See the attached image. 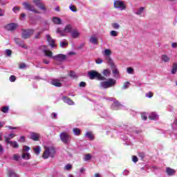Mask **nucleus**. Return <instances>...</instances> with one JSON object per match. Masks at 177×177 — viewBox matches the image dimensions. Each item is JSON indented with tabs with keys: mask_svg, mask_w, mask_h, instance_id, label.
Listing matches in <instances>:
<instances>
[{
	"mask_svg": "<svg viewBox=\"0 0 177 177\" xmlns=\"http://www.w3.org/2000/svg\"><path fill=\"white\" fill-rule=\"evenodd\" d=\"M43 53H44V56H47V57H52L53 60H57V62H64V60L67 59V56L63 54H58L53 56V53L49 50L44 49Z\"/></svg>",
	"mask_w": 177,
	"mask_h": 177,
	"instance_id": "nucleus-1",
	"label": "nucleus"
},
{
	"mask_svg": "<svg viewBox=\"0 0 177 177\" xmlns=\"http://www.w3.org/2000/svg\"><path fill=\"white\" fill-rule=\"evenodd\" d=\"M87 75L90 80L97 79L98 81H106V80H107L106 77H104L96 71H89Z\"/></svg>",
	"mask_w": 177,
	"mask_h": 177,
	"instance_id": "nucleus-2",
	"label": "nucleus"
},
{
	"mask_svg": "<svg viewBox=\"0 0 177 177\" xmlns=\"http://www.w3.org/2000/svg\"><path fill=\"white\" fill-rule=\"evenodd\" d=\"M115 80L112 78L108 79L107 81L101 82L100 84V87L103 89H107L109 88H111V86H114L115 85Z\"/></svg>",
	"mask_w": 177,
	"mask_h": 177,
	"instance_id": "nucleus-3",
	"label": "nucleus"
},
{
	"mask_svg": "<svg viewBox=\"0 0 177 177\" xmlns=\"http://www.w3.org/2000/svg\"><path fill=\"white\" fill-rule=\"evenodd\" d=\"M59 138L64 145H70V142H71V136L70 134L66 132H62L59 134Z\"/></svg>",
	"mask_w": 177,
	"mask_h": 177,
	"instance_id": "nucleus-4",
	"label": "nucleus"
},
{
	"mask_svg": "<svg viewBox=\"0 0 177 177\" xmlns=\"http://www.w3.org/2000/svg\"><path fill=\"white\" fill-rule=\"evenodd\" d=\"M34 32H35V30L34 29H22V38L24 39H28L31 35H34Z\"/></svg>",
	"mask_w": 177,
	"mask_h": 177,
	"instance_id": "nucleus-5",
	"label": "nucleus"
},
{
	"mask_svg": "<svg viewBox=\"0 0 177 177\" xmlns=\"http://www.w3.org/2000/svg\"><path fill=\"white\" fill-rule=\"evenodd\" d=\"M23 6H24L26 10H29L30 12H33L34 13L39 14V11L35 10V7L34 6L30 4L28 2H24L22 3Z\"/></svg>",
	"mask_w": 177,
	"mask_h": 177,
	"instance_id": "nucleus-6",
	"label": "nucleus"
},
{
	"mask_svg": "<svg viewBox=\"0 0 177 177\" xmlns=\"http://www.w3.org/2000/svg\"><path fill=\"white\" fill-rule=\"evenodd\" d=\"M113 6L115 9H120V10H125L127 9V6H125L122 1H115Z\"/></svg>",
	"mask_w": 177,
	"mask_h": 177,
	"instance_id": "nucleus-7",
	"label": "nucleus"
},
{
	"mask_svg": "<svg viewBox=\"0 0 177 177\" xmlns=\"http://www.w3.org/2000/svg\"><path fill=\"white\" fill-rule=\"evenodd\" d=\"M33 3L35 4V6H37L39 9L41 10H46V8L45 7V4L41 0H32Z\"/></svg>",
	"mask_w": 177,
	"mask_h": 177,
	"instance_id": "nucleus-8",
	"label": "nucleus"
},
{
	"mask_svg": "<svg viewBox=\"0 0 177 177\" xmlns=\"http://www.w3.org/2000/svg\"><path fill=\"white\" fill-rule=\"evenodd\" d=\"M17 27H19V25L15 23H10L5 26V28L7 31H15Z\"/></svg>",
	"mask_w": 177,
	"mask_h": 177,
	"instance_id": "nucleus-9",
	"label": "nucleus"
},
{
	"mask_svg": "<svg viewBox=\"0 0 177 177\" xmlns=\"http://www.w3.org/2000/svg\"><path fill=\"white\" fill-rule=\"evenodd\" d=\"M122 106V104L118 100L113 99V103L111 104V108L112 110H119Z\"/></svg>",
	"mask_w": 177,
	"mask_h": 177,
	"instance_id": "nucleus-10",
	"label": "nucleus"
},
{
	"mask_svg": "<svg viewBox=\"0 0 177 177\" xmlns=\"http://www.w3.org/2000/svg\"><path fill=\"white\" fill-rule=\"evenodd\" d=\"M15 44H17V45H19L20 48H24V49H27V46L24 44V41L22 39L19 38H15Z\"/></svg>",
	"mask_w": 177,
	"mask_h": 177,
	"instance_id": "nucleus-11",
	"label": "nucleus"
},
{
	"mask_svg": "<svg viewBox=\"0 0 177 177\" xmlns=\"http://www.w3.org/2000/svg\"><path fill=\"white\" fill-rule=\"evenodd\" d=\"M47 41L48 42L51 48H56V44H55V39L50 37L49 35H46Z\"/></svg>",
	"mask_w": 177,
	"mask_h": 177,
	"instance_id": "nucleus-12",
	"label": "nucleus"
},
{
	"mask_svg": "<svg viewBox=\"0 0 177 177\" xmlns=\"http://www.w3.org/2000/svg\"><path fill=\"white\" fill-rule=\"evenodd\" d=\"M39 136L40 135L39 133L31 132L29 138L35 142H38L39 140Z\"/></svg>",
	"mask_w": 177,
	"mask_h": 177,
	"instance_id": "nucleus-13",
	"label": "nucleus"
},
{
	"mask_svg": "<svg viewBox=\"0 0 177 177\" xmlns=\"http://www.w3.org/2000/svg\"><path fill=\"white\" fill-rule=\"evenodd\" d=\"M105 60H106L107 64H109V66H111V68L112 69L115 68V65L114 64V62H113V59H111V57H106Z\"/></svg>",
	"mask_w": 177,
	"mask_h": 177,
	"instance_id": "nucleus-14",
	"label": "nucleus"
},
{
	"mask_svg": "<svg viewBox=\"0 0 177 177\" xmlns=\"http://www.w3.org/2000/svg\"><path fill=\"white\" fill-rule=\"evenodd\" d=\"M62 100L64 102V103H67V104H69V106L74 105V102L70 99V97L64 95L62 96Z\"/></svg>",
	"mask_w": 177,
	"mask_h": 177,
	"instance_id": "nucleus-15",
	"label": "nucleus"
},
{
	"mask_svg": "<svg viewBox=\"0 0 177 177\" xmlns=\"http://www.w3.org/2000/svg\"><path fill=\"white\" fill-rule=\"evenodd\" d=\"M51 84L54 85V86H57L58 88H60L61 86H63V85L60 82V80H59L57 79H53L51 81Z\"/></svg>",
	"mask_w": 177,
	"mask_h": 177,
	"instance_id": "nucleus-16",
	"label": "nucleus"
},
{
	"mask_svg": "<svg viewBox=\"0 0 177 177\" xmlns=\"http://www.w3.org/2000/svg\"><path fill=\"white\" fill-rule=\"evenodd\" d=\"M47 150H48V153H50V157L53 158L55 157V154H56V150L53 147H48Z\"/></svg>",
	"mask_w": 177,
	"mask_h": 177,
	"instance_id": "nucleus-17",
	"label": "nucleus"
},
{
	"mask_svg": "<svg viewBox=\"0 0 177 177\" xmlns=\"http://www.w3.org/2000/svg\"><path fill=\"white\" fill-rule=\"evenodd\" d=\"M166 173L169 176H172L174 174H176V171L174 169H171L170 167L166 168Z\"/></svg>",
	"mask_w": 177,
	"mask_h": 177,
	"instance_id": "nucleus-18",
	"label": "nucleus"
},
{
	"mask_svg": "<svg viewBox=\"0 0 177 177\" xmlns=\"http://www.w3.org/2000/svg\"><path fill=\"white\" fill-rule=\"evenodd\" d=\"M6 144L10 145V146L14 149H19V143H17L16 141H8Z\"/></svg>",
	"mask_w": 177,
	"mask_h": 177,
	"instance_id": "nucleus-19",
	"label": "nucleus"
},
{
	"mask_svg": "<svg viewBox=\"0 0 177 177\" xmlns=\"http://www.w3.org/2000/svg\"><path fill=\"white\" fill-rule=\"evenodd\" d=\"M53 22L54 23V24L60 25V24H62V19H60L57 17H53Z\"/></svg>",
	"mask_w": 177,
	"mask_h": 177,
	"instance_id": "nucleus-20",
	"label": "nucleus"
},
{
	"mask_svg": "<svg viewBox=\"0 0 177 177\" xmlns=\"http://www.w3.org/2000/svg\"><path fill=\"white\" fill-rule=\"evenodd\" d=\"M71 34L72 38H74V39L78 38L80 37V32H78V30H72Z\"/></svg>",
	"mask_w": 177,
	"mask_h": 177,
	"instance_id": "nucleus-21",
	"label": "nucleus"
},
{
	"mask_svg": "<svg viewBox=\"0 0 177 177\" xmlns=\"http://www.w3.org/2000/svg\"><path fill=\"white\" fill-rule=\"evenodd\" d=\"M15 136H16V135H15L14 133L9 134L8 137L4 136V140L6 143H8V142H10V139H13Z\"/></svg>",
	"mask_w": 177,
	"mask_h": 177,
	"instance_id": "nucleus-22",
	"label": "nucleus"
},
{
	"mask_svg": "<svg viewBox=\"0 0 177 177\" xmlns=\"http://www.w3.org/2000/svg\"><path fill=\"white\" fill-rule=\"evenodd\" d=\"M149 120H158V115H157V113L152 112L150 113V115H149Z\"/></svg>",
	"mask_w": 177,
	"mask_h": 177,
	"instance_id": "nucleus-23",
	"label": "nucleus"
},
{
	"mask_svg": "<svg viewBox=\"0 0 177 177\" xmlns=\"http://www.w3.org/2000/svg\"><path fill=\"white\" fill-rule=\"evenodd\" d=\"M68 75L71 78H73V80H77V78H78V75H77L74 71H71Z\"/></svg>",
	"mask_w": 177,
	"mask_h": 177,
	"instance_id": "nucleus-24",
	"label": "nucleus"
},
{
	"mask_svg": "<svg viewBox=\"0 0 177 177\" xmlns=\"http://www.w3.org/2000/svg\"><path fill=\"white\" fill-rule=\"evenodd\" d=\"M64 32H68L69 34H71V32H73V27L71 26V25H67L64 30Z\"/></svg>",
	"mask_w": 177,
	"mask_h": 177,
	"instance_id": "nucleus-25",
	"label": "nucleus"
},
{
	"mask_svg": "<svg viewBox=\"0 0 177 177\" xmlns=\"http://www.w3.org/2000/svg\"><path fill=\"white\" fill-rule=\"evenodd\" d=\"M42 157L44 158V160H46L47 158H49V157H50V154L49 153V150H48V148H46L43 153Z\"/></svg>",
	"mask_w": 177,
	"mask_h": 177,
	"instance_id": "nucleus-26",
	"label": "nucleus"
},
{
	"mask_svg": "<svg viewBox=\"0 0 177 177\" xmlns=\"http://www.w3.org/2000/svg\"><path fill=\"white\" fill-rule=\"evenodd\" d=\"M73 134L75 136H80V135H81V129L75 127L73 129Z\"/></svg>",
	"mask_w": 177,
	"mask_h": 177,
	"instance_id": "nucleus-27",
	"label": "nucleus"
},
{
	"mask_svg": "<svg viewBox=\"0 0 177 177\" xmlns=\"http://www.w3.org/2000/svg\"><path fill=\"white\" fill-rule=\"evenodd\" d=\"M33 151L36 156H39V153H41V147L37 146L33 148Z\"/></svg>",
	"mask_w": 177,
	"mask_h": 177,
	"instance_id": "nucleus-28",
	"label": "nucleus"
},
{
	"mask_svg": "<svg viewBox=\"0 0 177 177\" xmlns=\"http://www.w3.org/2000/svg\"><path fill=\"white\" fill-rule=\"evenodd\" d=\"M85 136L86 138H88V139H90V140H93V139H95V137H93V135L92 134V133L87 131L85 133Z\"/></svg>",
	"mask_w": 177,
	"mask_h": 177,
	"instance_id": "nucleus-29",
	"label": "nucleus"
},
{
	"mask_svg": "<svg viewBox=\"0 0 177 177\" xmlns=\"http://www.w3.org/2000/svg\"><path fill=\"white\" fill-rule=\"evenodd\" d=\"M90 42L93 44V45H97V39L93 36L90 37Z\"/></svg>",
	"mask_w": 177,
	"mask_h": 177,
	"instance_id": "nucleus-30",
	"label": "nucleus"
},
{
	"mask_svg": "<svg viewBox=\"0 0 177 177\" xmlns=\"http://www.w3.org/2000/svg\"><path fill=\"white\" fill-rule=\"evenodd\" d=\"M162 60L165 62V63H168L171 59L168 57V55H162Z\"/></svg>",
	"mask_w": 177,
	"mask_h": 177,
	"instance_id": "nucleus-31",
	"label": "nucleus"
},
{
	"mask_svg": "<svg viewBox=\"0 0 177 177\" xmlns=\"http://www.w3.org/2000/svg\"><path fill=\"white\" fill-rule=\"evenodd\" d=\"M110 55H111V50L105 49L104 56H105V57H110Z\"/></svg>",
	"mask_w": 177,
	"mask_h": 177,
	"instance_id": "nucleus-32",
	"label": "nucleus"
},
{
	"mask_svg": "<svg viewBox=\"0 0 177 177\" xmlns=\"http://www.w3.org/2000/svg\"><path fill=\"white\" fill-rule=\"evenodd\" d=\"M1 111H2V113H4L5 114H8V113H9V106H3Z\"/></svg>",
	"mask_w": 177,
	"mask_h": 177,
	"instance_id": "nucleus-33",
	"label": "nucleus"
},
{
	"mask_svg": "<svg viewBox=\"0 0 177 177\" xmlns=\"http://www.w3.org/2000/svg\"><path fill=\"white\" fill-rule=\"evenodd\" d=\"M22 158L24 160H30V158H31V155L30 153H23Z\"/></svg>",
	"mask_w": 177,
	"mask_h": 177,
	"instance_id": "nucleus-34",
	"label": "nucleus"
},
{
	"mask_svg": "<svg viewBox=\"0 0 177 177\" xmlns=\"http://www.w3.org/2000/svg\"><path fill=\"white\" fill-rule=\"evenodd\" d=\"M143 10H145L144 7H140L139 9L137 10V12H136V15H138V16H140L142 13H143Z\"/></svg>",
	"mask_w": 177,
	"mask_h": 177,
	"instance_id": "nucleus-35",
	"label": "nucleus"
},
{
	"mask_svg": "<svg viewBox=\"0 0 177 177\" xmlns=\"http://www.w3.org/2000/svg\"><path fill=\"white\" fill-rule=\"evenodd\" d=\"M60 46L61 48H64V46H68V42H67V40L61 41Z\"/></svg>",
	"mask_w": 177,
	"mask_h": 177,
	"instance_id": "nucleus-36",
	"label": "nucleus"
},
{
	"mask_svg": "<svg viewBox=\"0 0 177 177\" xmlns=\"http://www.w3.org/2000/svg\"><path fill=\"white\" fill-rule=\"evenodd\" d=\"M8 177H19V176L13 171H8Z\"/></svg>",
	"mask_w": 177,
	"mask_h": 177,
	"instance_id": "nucleus-37",
	"label": "nucleus"
},
{
	"mask_svg": "<svg viewBox=\"0 0 177 177\" xmlns=\"http://www.w3.org/2000/svg\"><path fill=\"white\" fill-rule=\"evenodd\" d=\"M44 31H45L44 29H43L42 31L38 32L35 36V39H39V38H41V34H42Z\"/></svg>",
	"mask_w": 177,
	"mask_h": 177,
	"instance_id": "nucleus-38",
	"label": "nucleus"
},
{
	"mask_svg": "<svg viewBox=\"0 0 177 177\" xmlns=\"http://www.w3.org/2000/svg\"><path fill=\"white\" fill-rule=\"evenodd\" d=\"M177 71V63H174L171 70V74H175Z\"/></svg>",
	"mask_w": 177,
	"mask_h": 177,
	"instance_id": "nucleus-39",
	"label": "nucleus"
},
{
	"mask_svg": "<svg viewBox=\"0 0 177 177\" xmlns=\"http://www.w3.org/2000/svg\"><path fill=\"white\" fill-rule=\"evenodd\" d=\"M92 159V156L89 153L85 155L84 160V161H89V160Z\"/></svg>",
	"mask_w": 177,
	"mask_h": 177,
	"instance_id": "nucleus-40",
	"label": "nucleus"
},
{
	"mask_svg": "<svg viewBox=\"0 0 177 177\" xmlns=\"http://www.w3.org/2000/svg\"><path fill=\"white\" fill-rule=\"evenodd\" d=\"M57 34H59L61 37H64V30H60V28L57 29Z\"/></svg>",
	"mask_w": 177,
	"mask_h": 177,
	"instance_id": "nucleus-41",
	"label": "nucleus"
},
{
	"mask_svg": "<svg viewBox=\"0 0 177 177\" xmlns=\"http://www.w3.org/2000/svg\"><path fill=\"white\" fill-rule=\"evenodd\" d=\"M130 85H131V83L129 82H124L122 86V89H128Z\"/></svg>",
	"mask_w": 177,
	"mask_h": 177,
	"instance_id": "nucleus-42",
	"label": "nucleus"
},
{
	"mask_svg": "<svg viewBox=\"0 0 177 177\" xmlns=\"http://www.w3.org/2000/svg\"><path fill=\"white\" fill-rule=\"evenodd\" d=\"M6 56H7V57H10V56H12V50L6 49Z\"/></svg>",
	"mask_w": 177,
	"mask_h": 177,
	"instance_id": "nucleus-43",
	"label": "nucleus"
},
{
	"mask_svg": "<svg viewBox=\"0 0 177 177\" xmlns=\"http://www.w3.org/2000/svg\"><path fill=\"white\" fill-rule=\"evenodd\" d=\"M103 75H104L105 77H109L110 75V71H109V69L104 70Z\"/></svg>",
	"mask_w": 177,
	"mask_h": 177,
	"instance_id": "nucleus-44",
	"label": "nucleus"
},
{
	"mask_svg": "<svg viewBox=\"0 0 177 177\" xmlns=\"http://www.w3.org/2000/svg\"><path fill=\"white\" fill-rule=\"evenodd\" d=\"M111 70H113V74H114V75H118L120 74V71L115 68H115H111Z\"/></svg>",
	"mask_w": 177,
	"mask_h": 177,
	"instance_id": "nucleus-45",
	"label": "nucleus"
},
{
	"mask_svg": "<svg viewBox=\"0 0 177 177\" xmlns=\"http://www.w3.org/2000/svg\"><path fill=\"white\" fill-rule=\"evenodd\" d=\"M13 160H15V161H19V160H20V156H19L18 154L15 153L13 155Z\"/></svg>",
	"mask_w": 177,
	"mask_h": 177,
	"instance_id": "nucleus-46",
	"label": "nucleus"
},
{
	"mask_svg": "<svg viewBox=\"0 0 177 177\" xmlns=\"http://www.w3.org/2000/svg\"><path fill=\"white\" fill-rule=\"evenodd\" d=\"M111 37H117L118 35V32H117L115 30H111Z\"/></svg>",
	"mask_w": 177,
	"mask_h": 177,
	"instance_id": "nucleus-47",
	"label": "nucleus"
},
{
	"mask_svg": "<svg viewBox=\"0 0 177 177\" xmlns=\"http://www.w3.org/2000/svg\"><path fill=\"white\" fill-rule=\"evenodd\" d=\"M146 154L145 153V152H139L138 153V156L140 157V158H141L142 160H143V158H145Z\"/></svg>",
	"mask_w": 177,
	"mask_h": 177,
	"instance_id": "nucleus-48",
	"label": "nucleus"
},
{
	"mask_svg": "<svg viewBox=\"0 0 177 177\" xmlns=\"http://www.w3.org/2000/svg\"><path fill=\"white\" fill-rule=\"evenodd\" d=\"M69 9L70 10H71V12H77V8H75V6L71 5L69 6Z\"/></svg>",
	"mask_w": 177,
	"mask_h": 177,
	"instance_id": "nucleus-49",
	"label": "nucleus"
},
{
	"mask_svg": "<svg viewBox=\"0 0 177 177\" xmlns=\"http://www.w3.org/2000/svg\"><path fill=\"white\" fill-rule=\"evenodd\" d=\"M73 168V165L68 164L65 166V169L66 171H71V169Z\"/></svg>",
	"mask_w": 177,
	"mask_h": 177,
	"instance_id": "nucleus-50",
	"label": "nucleus"
},
{
	"mask_svg": "<svg viewBox=\"0 0 177 177\" xmlns=\"http://www.w3.org/2000/svg\"><path fill=\"white\" fill-rule=\"evenodd\" d=\"M95 63L96 64H102V63H103V59H102V58H97L95 59Z\"/></svg>",
	"mask_w": 177,
	"mask_h": 177,
	"instance_id": "nucleus-51",
	"label": "nucleus"
},
{
	"mask_svg": "<svg viewBox=\"0 0 177 177\" xmlns=\"http://www.w3.org/2000/svg\"><path fill=\"white\" fill-rule=\"evenodd\" d=\"M112 27L113 28H115V30H118V28H120V24H117V23H114L113 25H112Z\"/></svg>",
	"mask_w": 177,
	"mask_h": 177,
	"instance_id": "nucleus-52",
	"label": "nucleus"
},
{
	"mask_svg": "<svg viewBox=\"0 0 177 177\" xmlns=\"http://www.w3.org/2000/svg\"><path fill=\"white\" fill-rule=\"evenodd\" d=\"M79 86L80 88H85V86H86V83L84 82H81L80 84H79Z\"/></svg>",
	"mask_w": 177,
	"mask_h": 177,
	"instance_id": "nucleus-53",
	"label": "nucleus"
},
{
	"mask_svg": "<svg viewBox=\"0 0 177 177\" xmlns=\"http://www.w3.org/2000/svg\"><path fill=\"white\" fill-rule=\"evenodd\" d=\"M141 118H142V120H143L144 121H146V120H147V115H146V113H142L141 114Z\"/></svg>",
	"mask_w": 177,
	"mask_h": 177,
	"instance_id": "nucleus-54",
	"label": "nucleus"
},
{
	"mask_svg": "<svg viewBox=\"0 0 177 177\" xmlns=\"http://www.w3.org/2000/svg\"><path fill=\"white\" fill-rule=\"evenodd\" d=\"M10 82H15V81H16V76L11 75L10 77Z\"/></svg>",
	"mask_w": 177,
	"mask_h": 177,
	"instance_id": "nucleus-55",
	"label": "nucleus"
},
{
	"mask_svg": "<svg viewBox=\"0 0 177 177\" xmlns=\"http://www.w3.org/2000/svg\"><path fill=\"white\" fill-rule=\"evenodd\" d=\"M51 118H53L54 120H57V113H51Z\"/></svg>",
	"mask_w": 177,
	"mask_h": 177,
	"instance_id": "nucleus-56",
	"label": "nucleus"
},
{
	"mask_svg": "<svg viewBox=\"0 0 177 177\" xmlns=\"http://www.w3.org/2000/svg\"><path fill=\"white\" fill-rule=\"evenodd\" d=\"M12 10L15 13H17V12H19L20 10V8L19 7H14L12 8Z\"/></svg>",
	"mask_w": 177,
	"mask_h": 177,
	"instance_id": "nucleus-57",
	"label": "nucleus"
},
{
	"mask_svg": "<svg viewBox=\"0 0 177 177\" xmlns=\"http://www.w3.org/2000/svg\"><path fill=\"white\" fill-rule=\"evenodd\" d=\"M127 73L129 74H132L133 73V69L131 67H128L127 68Z\"/></svg>",
	"mask_w": 177,
	"mask_h": 177,
	"instance_id": "nucleus-58",
	"label": "nucleus"
},
{
	"mask_svg": "<svg viewBox=\"0 0 177 177\" xmlns=\"http://www.w3.org/2000/svg\"><path fill=\"white\" fill-rule=\"evenodd\" d=\"M153 93H151V92H149V93H146L145 94V96H146V97H153Z\"/></svg>",
	"mask_w": 177,
	"mask_h": 177,
	"instance_id": "nucleus-59",
	"label": "nucleus"
},
{
	"mask_svg": "<svg viewBox=\"0 0 177 177\" xmlns=\"http://www.w3.org/2000/svg\"><path fill=\"white\" fill-rule=\"evenodd\" d=\"M18 142H21L22 143H24L26 142V137L24 136H21L20 140H18Z\"/></svg>",
	"mask_w": 177,
	"mask_h": 177,
	"instance_id": "nucleus-60",
	"label": "nucleus"
},
{
	"mask_svg": "<svg viewBox=\"0 0 177 177\" xmlns=\"http://www.w3.org/2000/svg\"><path fill=\"white\" fill-rule=\"evenodd\" d=\"M133 132L136 133L137 135L139 133H142V130H136V129H133Z\"/></svg>",
	"mask_w": 177,
	"mask_h": 177,
	"instance_id": "nucleus-61",
	"label": "nucleus"
},
{
	"mask_svg": "<svg viewBox=\"0 0 177 177\" xmlns=\"http://www.w3.org/2000/svg\"><path fill=\"white\" fill-rule=\"evenodd\" d=\"M132 160L133 162H138V157L136 156H133Z\"/></svg>",
	"mask_w": 177,
	"mask_h": 177,
	"instance_id": "nucleus-62",
	"label": "nucleus"
},
{
	"mask_svg": "<svg viewBox=\"0 0 177 177\" xmlns=\"http://www.w3.org/2000/svg\"><path fill=\"white\" fill-rule=\"evenodd\" d=\"M26 64L22 63L19 65V68H26Z\"/></svg>",
	"mask_w": 177,
	"mask_h": 177,
	"instance_id": "nucleus-63",
	"label": "nucleus"
},
{
	"mask_svg": "<svg viewBox=\"0 0 177 177\" xmlns=\"http://www.w3.org/2000/svg\"><path fill=\"white\" fill-rule=\"evenodd\" d=\"M54 10H55V12H60V6H57L54 8Z\"/></svg>",
	"mask_w": 177,
	"mask_h": 177,
	"instance_id": "nucleus-64",
	"label": "nucleus"
}]
</instances>
